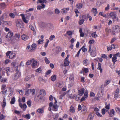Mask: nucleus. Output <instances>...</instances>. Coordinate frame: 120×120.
<instances>
[{
  "instance_id": "45",
  "label": "nucleus",
  "mask_w": 120,
  "mask_h": 120,
  "mask_svg": "<svg viewBox=\"0 0 120 120\" xmlns=\"http://www.w3.org/2000/svg\"><path fill=\"white\" fill-rule=\"evenodd\" d=\"M23 116L27 119H30V114H27L25 115H24Z\"/></svg>"
},
{
  "instance_id": "1",
  "label": "nucleus",
  "mask_w": 120,
  "mask_h": 120,
  "mask_svg": "<svg viewBox=\"0 0 120 120\" xmlns=\"http://www.w3.org/2000/svg\"><path fill=\"white\" fill-rule=\"evenodd\" d=\"M20 15L22 16L23 21L25 23H27L29 18L31 16V14L30 13H28L25 15L23 14H22Z\"/></svg>"
},
{
  "instance_id": "11",
  "label": "nucleus",
  "mask_w": 120,
  "mask_h": 120,
  "mask_svg": "<svg viewBox=\"0 0 120 120\" xmlns=\"http://www.w3.org/2000/svg\"><path fill=\"white\" fill-rule=\"evenodd\" d=\"M91 48H90L89 49V52H90V55L93 57L95 56L96 54V51L91 52Z\"/></svg>"
},
{
  "instance_id": "59",
  "label": "nucleus",
  "mask_w": 120,
  "mask_h": 120,
  "mask_svg": "<svg viewBox=\"0 0 120 120\" xmlns=\"http://www.w3.org/2000/svg\"><path fill=\"white\" fill-rule=\"evenodd\" d=\"M42 71V69L41 68H38L36 70V71L38 72L39 73H40Z\"/></svg>"
},
{
  "instance_id": "35",
  "label": "nucleus",
  "mask_w": 120,
  "mask_h": 120,
  "mask_svg": "<svg viewBox=\"0 0 120 120\" xmlns=\"http://www.w3.org/2000/svg\"><path fill=\"white\" fill-rule=\"evenodd\" d=\"M105 108L106 109H110V104L109 103L107 104V103L105 102Z\"/></svg>"
},
{
  "instance_id": "9",
  "label": "nucleus",
  "mask_w": 120,
  "mask_h": 120,
  "mask_svg": "<svg viewBox=\"0 0 120 120\" xmlns=\"http://www.w3.org/2000/svg\"><path fill=\"white\" fill-rule=\"evenodd\" d=\"M70 8H63L60 10L61 12L63 14H67L69 11Z\"/></svg>"
},
{
  "instance_id": "14",
  "label": "nucleus",
  "mask_w": 120,
  "mask_h": 120,
  "mask_svg": "<svg viewBox=\"0 0 120 120\" xmlns=\"http://www.w3.org/2000/svg\"><path fill=\"white\" fill-rule=\"evenodd\" d=\"M119 89L117 88L116 90L115 93L114 98L115 99L118 98L119 96Z\"/></svg>"
},
{
  "instance_id": "53",
  "label": "nucleus",
  "mask_w": 120,
  "mask_h": 120,
  "mask_svg": "<svg viewBox=\"0 0 120 120\" xmlns=\"http://www.w3.org/2000/svg\"><path fill=\"white\" fill-rule=\"evenodd\" d=\"M44 40L43 39H39L38 41V44H42L43 43Z\"/></svg>"
},
{
  "instance_id": "18",
  "label": "nucleus",
  "mask_w": 120,
  "mask_h": 120,
  "mask_svg": "<svg viewBox=\"0 0 120 120\" xmlns=\"http://www.w3.org/2000/svg\"><path fill=\"white\" fill-rule=\"evenodd\" d=\"M5 70L6 72L7 73V76H9V74L8 73L13 72V71L11 70L10 68L9 67H6Z\"/></svg>"
},
{
  "instance_id": "3",
  "label": "nucleus",
  "mask_w": 120,
  "mask_h": 120,
  "mask_svg": "<svg viewBox=\"0 0 120 120\" xmlns=\"http://www.w3.org/2000/svg\"><path fill=\"white\" fill-rule=\"evenodd\" d=\"M18 66H17L16 67V73L14 74L13 79L14 80H16L18 79L21 76V73L17 69Z\"/></svg>"
},
{
  "instance_id": "63",
  "label": "nucleus",
  "mask_w": 120,
  "mask_h": 120,
  "mask_svg": "<svg viewBox=\"0 0 120 120\" xmlns=\"http://www.w3.org/2000/svg\"><path fill=\"white\" fill-rule=\"evenodd\" d=\"M0 6L2 8H4L5 6V5L4 3H3L0 4Z\"/></svg>"
},
{
  "instance_id": "4",
  "label": "nucleus",
  "mask_w": 120,
  "mask_h": 120,
  "mask_svg": "<svg viewBox=\"0 0 120 120\" xmlns=\"http://www.w3.org/2000/svg\"><path fill=\"white\" fill-rule=\"evenodd\" d=\"M120 57V53L118 52L116 54L114 55L113 56L112 58V60L113 62V64L114 65H115V62L117 61V57Z\"/></svg>"
},
{
  "instance_id": "52",
  "label": "nucleus",
  "mask_w": 120,
  "mask_h": 120,
  "mask_svg": "<svg viewBox=\"0 0 120 120\" xmlns=\"http://www.w3.org/2000/svg\"><path fill=\"white\" fill-rule=\"evenodd\" d=\"M46 42H45V44L44 47L45 48H46L47 47L48 44L49 42V41L48 39L46 40Z\"/></svg>"
},
{
  "instance_id": "30",
  "label": "nucleus",
  "mask_w": 120,
  "mask_h": 120,
  "mask_svg": "<svg viewBox=\"0 0 120 120\" xmlns=\"http://www.w3.org/2000/svg\"><path fill=\"white\" fill-rule=\"evenodd\" d=\"M16 56V55L15 53L11 52L9 58L11 59H12L15 57Z\"/></svg>"
},
{
  "instance_id": "34",
  "label": "nucleus",
  "mask_w": 120,
  "mask_h": 120,
  "mask_svg": "<svg viewBox=\"0 0 120 120\" xmlns=\"http://www.w3.org/2000/svg\"><path fill=\"white\" fill-rule=\"evenodd\" d=\"M70 62L68 60H64V65L65 66H68L69 64L70 63Z\"/></svg>"
},
{
  "instance_id": "22",
  "label": "nucleus",
  "mask_w": 120,
  "mask_h": 120,
  "mask_svg": "<svg viewBox=\"0 0 120 120\" xmlns=\"http://www.w3.org/2000/svg\"><path fill=\"white\" fill-rule=\"evenodd\" d=\"M45 6L44 4H42L41 5H38L37 6V8L38 10H40L42 8H44Z\"/></svg>"
},
{
  "instance_id": "32",
  "label": "nucleus",
  "mask_w": 120,
  "mask_h": 120,
  "mask_svg": "<svg viewBox=\"0 0 120 120\" xmlns=\"http://www.w3.org/2000/svg\"><path fill=\"white\" fill-rule=\"evenodd\" d=\"M58 116L59 114L58 113L54 114L53 116V117L54 120H57Z\"/></svg>"
},
{
  "instance_id": "13",
  "label": "nucleus",
  "mask_w": 120,
  "mask_h": 120,
  "mask_svg": "<svg viewBox=\"0 0 120 120\" xmlns=\"http://www.w3.org/2000/svg\"><path fill=\"white\" fill-rule=\"evenodd\" d=\"M32 66L33 68H34L37 65V62L34 59H32Z\"/></svg>"
},
{
  "instance_id": "33",
  "label": "nucleus",
  "mask_w": 120,
  "mask_h": 120,
  "mask_svg": "<svg viewBox=\"0 0 120 120\" xmlns=\"http://www.w3.org/2000/svg\"><path fill=\"white\" fill-rule=\"evenodd\" d=\"M36 47V45L35 44H33L31 46V49L32 50H34Z\"/></svg>"
},
{
  "instance_id": "31",
  "label": "nucleus",
  "mask_w": 120,
  "mask_h": 120,
  "mask_svg": "<svg viewBox=\"0 0 120 120\" xmlns=\"http://www.w3.org/2000/svg\"><path fill=\"white\" fill-rule=\"evenodd\" d=\"M37 112L40 114H42L44 112L43 109L42 108H39L38 109Z\"/></svg>"
},
{
  "instance_id": "37",
  "label": "nucleus",
  "mask_w": 120,
  "mask_h": 120,
  "mask_svg": "<svg viewBox=\"0 0 120 120\" xmlns=\"http://www.w3.org/2000/svg\"><path fill=\"white\" fill-rule=\"evenodd\" d=\"M89 63V61L87 60H86L83 61V64L85 66H87Z\"/></svg>"
},
{
  "instance_id": "15",
  "label": "nucleus",
  "mask_w": 120,
  "mask_h": 120,
  "mask_svg": "<svg viewBox=\"0 0 120 120\" xmlns=\"http://www.w3.org/2000/svg\"><path fill=\"white\" fill-rule=\"evenodd\" d=\"M85 89L84 88H82L79 90H78V93L79 94V95L80 96H82L83 95L84 93V91Z\"/></svg>"
},
{
  "instance_id": "38",
  "label": "nucleus",
  "mask_w": 120,
  "mask_h": 120,
  "mask_svg": "<svg viewBox=\"0 0 120 120\" xmlns=\"http://www.w3.org/2000/svg\"><path fill=\"white\" fill-rule=\"evenodd\" d=\"M66 34L67 35L71 36L72 34V32L70 31H67L66 32Z\"/></svg>"
},
{
  "instance_id": "57",
  "label": "nucleus",
  "mask_w": 120,
  "mask_h": 120,
  "mask_svg": "<svg viewBox=\"0 0 120 120\" xmlns=\"http://www.w3.org/2000/svg\"><path fill=\"white\" fill-rule=\"evenodd\" d=\"M88 96V94L87 91L85 92L84 93V97L86 99Z\"/></svg>"
},
{
  "instance_id": "5",
  "label": "nucleus",
  "mask_w": 120,
  "mask_h": 120,
  "mask_svg": "<svg viewBox=\"0 0 120 120\" xmlns=\"http://www.w3.org/2000/svg\"><path fill=\"white\" fill-rule=\"evenodd\" d=\"M109 16L113 19V21H118V20L117 17H116V14L115 12H114L110 13Z\"/></svg>"
},
{
  "instance_id": "7",
  "label": "nucleus",
  "mask_w": 120,
  "mask_h": 120,
  "mask_svg": "<svg viewBox=\"0 0 120 120\" xmlns=\"http://www.w3.org/2000/svg\"><path fill=\"white\" fill-rule=\"evenodd\" d=\"M19 105L20 107L22 108L23 109V111H25L27 107V106L26 104L24 103L22 104L21 103V101L20 100V99H19Z\"/></svg>"
},
{
  "instance_id": "41",
  "label": "nucleus",
  "mask_w": 120,
  "mask_h": 120,
  "mask_svg": "<svg viewBox=\"0 0 120 120\" xmlns=\"http://www.w3.org/2000/svg\"><path fill=\"white\" fill-rule=\"evenodd\" d=\"M38 79L39 81H42L44 82H46L45 80L43 79L42 77L41 76H39L38 78Z\"/></svg>"
},
{
  "instance_id": "16",
  "label": "nucleus",
  "mask_w": 120,
  "mask_h": 120,
  "mask_svg": "<svg viewBox=\"0 0 120 120\" xmlns=\"http://www.w3.org/2000/svg\"><path fill=\"white\" fill-rule=\"evenodd\" d=\"M108 113L109 114V116L112 117L115 115V112L114 110L113 109H112L110 110V112Z\"/></svg>"
},
{
  "instance_id": "21",
  "label": "nucleus",
  "mask_w": 120,
  "mask_h": 120,
  "mask_svg": "<svg viewBox=\"0 0 120 120\" xmlns=\"http://www.w3.org/2000/svg\"><path fill=\"white\" fill-rule=\"evenodd\" d=\"M81 111L84 114L86 112H87V109L85 106L83 105L82 106Z\"/></svg>"
},
{
  "instance_id": "48",
  "label": "nucleus",
  "mask_w": 120,
  "mask_h": 120,
  "mask_svg": "<svg viewBox=\"0 0 120 120\" xmlns=\"http://www.w3.org/2000/svg\"><path fill=\"white\" fill-rule=\"evenodd\" d=\"M75 109L74 107L71 106L70 108V111L71 112H75Z\"/></svg>"
},
{
  "instance_id": "49",
  "label": "nucleus",
  "mask_w": 120,
  "mask_h": 120,
  "mask_svg": "<svg viewBox=\"0 0 120 120\" xmlns=\"http://www.w3.org/2000/svg\"><path fill=\"white\" fill-rule=\"evenodd\" d=\"M40 94L41 95H45V92L44 90H41L40 91Z\"/></svg>"
},
{
  "instance_id": "29",
  "label": "nucleus",
  "mask_w": 120,
  "mask_h": 120,
  "mask_svg": "<svg viewBox=\"0 0 120 120\" xmlns=\"http://www.w3.org/2000/svg\"><path fill=\"white\" fill-rule=\"evenodd\" d=\"M91 11L93 12L94 16H95L97 13V8H92L91 10Z\"/></svg>"
},
{
  "instance_id": "54",
  "label": "nucleus",
  "mask_w": 120,
  "mask_h": 120,
  "mask_svg": "<svg viewBox=\"0 0 120 120\" xmlns=\"http://www.w3.org/2000/svg\"><path fill=\"white\" fill-rule=\"evenodd\" d=\"M48 26L49 27V30H53V26L51 24H48Z\"/></svg>"
},
{
  "instance_id": "28",
  "label": "nucleus",
  "mask_w": 120,
  "mask_h": 120,
  "mask_svg": "<svg viewBox=\"0 0 120 120\" xmlns=\"http://www.w3.org/2000/svg\"><path fill=\"white\" fill-rule=\"evenodd\" d=\"M6 105V99L5 98H4V99L3 101V103L2 104V108H4Z\"/></svg>"
},
{
  "instance_id": "10",
  "label": "nucleus",
  "mask_w": 120,
  "mask_h": 120,
  "mask_svg": "<svg viewBox=\"0 0 120 120\" xmlns=\"http://www.w3.org/2000/svg\"><path fill=\"white\" fill-rule=\"evenodd\" d=\"M68 97L71 99H73L75 98V99L77 101H78L80 98L79 97L77 96V94H74V96L72 97H71L70 95H68Z\"/></svg>"
},
{
  "instance_id": "64",
  "label": "nucleus",
  "mask_w": 120,
  "mask_h": 120,
  "mask_svg": "<svg viewBox=\"0 0 120 120\" xmlns=\"http://www.w3.org/2000/svg\"><path fill=\"white\" fill-rule=\"evenodd\" d=\"M55 12L56 14H58L60 13V11L58 9L56 8L55 9Z\"/></svg>"
},
{
  "instance_id": "55",
  "label": "nucleus",
  "mask_w": 120,
  "mask_h": 120,
  "mask_svg": "<svg viewBox=\"0 0 120 120\" xmlns=\"http://www.w3.org/2000/svg\"><path fill=\"white\" fill-rule=\"evenodd\" d=\"M7 81V78H2V79L1 82H5Z\"/></svg>"
},
{
  "instance_id": "56",
  "label": "nucleus",
  "mask_w": 120,
  "mask_h": 120,
  "mask_svg": "<svg viewBox=\"0 0 120 120\" xmlns=\"http://www.w3.org/2000/svg\"><path fill=\"white\" fill-rule=\"evenodd\" d=\"M32 63V60H29L26 62V64L27 65L30 64Z\"/></svg>"
},
{
  "instance_id": "17",
  "label": "nucleus",
  "mask_w": 120,
  "mask_h": 120,
  "mask_svg": "<svg viewBox=\"0 0 120 120\" xmlns=\"http://www.w3.org/2000/svg\"><path fill=\"white\" fill-rule=\"evenodd\" d=\"M104 93V91L102 90H100L98 92V96L99 98H101L102 97Z\"/></svg>"
},
{
  "instance_id": "61",
  "label": "nucleus",
  "mask_w": 120,
  "mask_h": 120,
  "mask_svg": "<svg viewBox=\"0 0 120 120\" xmlns=\"http://www.w3.org/2000/svg\"><path fill=\"white\" fill-rule=\"evenodd\" d=\"M30 89H28V90H27L25 92V95L27 96L29 95L30 94Z\"/></svg>"
},
{
  "instance_id": "58",
  "label": "nucleus",
  "mask_w": 120,
  "mask_h": 120,
  "mask_svg": "<svg viewBox=\"0 0 120 120\" xmlns=\"http://www.w3.org/2000/svg\"><path fill=\"white\" fill-rule=\"evenodd\" d=\"M55 38V35H51L49 38V40L51 41L53 39Z\"/></svg>"
},
{
  "instance_id": "36",
  "label": "nucleus",
  "mask_w": 120,
  "mask_h": 120,
  "mask_svg": "<svg viewBox=\"0 0 120 120\" xmlns=\"http://www.w3.org/2000/svg\"><path fill=\"white\" fill-rule=\"evenodd\" d=\"M15 101V98L14 97L12 98L11 99V100L10 101V103L12 105L14 104Z\"/></svg>"
},
{
  "instance_id": "8",
  "label": "nucleus",
  "mask_w": 120,
  "mask_h": 120,
  "mask_svg": "<svg viewBox=\"0 0 120 120\" xmlns=\"http://www.w3.org/2000/svg\"><path fill=\"white\" fill-rule=\"evenodd\" d=\"M16 23L17 26L21 28H24V26L21 21L18 20L16 21Z\"/></svg>"
},
{
  "instance_id": "23",
  "label": "nucleus",
  "mask_w": 120,
  "mask_h": 120,
  "mask_svg": "<svg viewBox=\"0 0 120 120\" xmlns=\"http://www.w3.org/2000/svg\"><path fill=\"white\" fill-rule=\"evenodd\" d=\"M90 48H91V52L96 51V48L94 46H92L91 45H90L89 46V49Z\"/></svg>"
},
{
  "instance_id": "20",
  "label": "nucleus",
  "mask_w": 120,
  "mask_h": 120,
  "mask_svg": "<svg viewBox=\"0 0 120 120\" xmlns=\"http://www.w3.org/2000/svg\"><path fill=\"white\" fill-rule=\"evenodd\" d=\"M97 69L100 71V73H102L103 69L101 68V64L100 63H99L98 64Z\"/></svg>"
},
{
  "instance_id": "51",
  "label": "nucleus",
  "mask_w": 120,
  "mask_h": 120,
  "mask_svg": "<svg viewBox=\"0 0 120 120\" xmlns=\"http://www.w3.org/2000/svg\"><path fill=\"white\" fill-rule=\"evenodd\" d=\"M46 24L44 22H42L41 24V27L43 29H44L46 27Z\"/></svg>"
},
{
  "instance_id": "43",
  "label": "nucleus",
  "mask_w": 120,
  "mask_h": 120,
  "mask_svg": "<svg viewBox=\"0 0 120 120\" xmlns=\"http://www.w3.org/2000/svg\"><path fill=\"white\" fill-rule=\"evenodd\" d=\"M92 37L94 38H96L97 36L98 35L96 34V32H94L93 33L91 34Z\"/></svg>"
},
{
  "instance_id": "27",
  "label": "nucleus",
  "mask_w": 120,
  "mask_h": 120,
  "mask_svg": "<svg viewBox=\"0 0 120 120\" xmlns=\"http://www.w3.org/2000/svg\"><path fill=\"white\" fill-rule=\"evenodd\" d=\"M110 80L109 79H107L105 81L104 84V86L105 87L108 85L110 82Z\"/></svg>"
},
{
  "instance_id": "46",
  "label": "nucleus",
  "mask_w": 120,
  "mask_h": 120,
  "mask_svg": "<svg viewBox=\"0 0 120 120\" xmlns=\"http://www.w3.org/2000/svg\"><path fill=\"white\" fill-rule=\"evenodd\" d=\"M31 79V77L30 76H28L26 77L25 79V81H28Z\"/></svg>"
},
{
  "instance_id": "2",
  "label": "nucleus",
  "mask_w": 120,
  "mask_h": 120,
  "mask_svg": "<svg viewBox=\"0 0 120 120\" xmlns=\"http://www.w3.org/2000/svg\"><path fill=\"white\" fill-rule=\"evenodd\" d=\"M49 110H52L55 111H57L58 106L57 105L55 104L53 105V103L51 102L49 103Z\"/></svg>"
},
{
  "instance_id": "42",
  "label": "nucleus",
  "mask_w": 120,
  "mask_h": 120,
  "mask_svg": "<svg viewBox=\"0 0 120 120\" xmlns=\"http://www.w3.org/2000/svg\"><path fill=\"white\" fill-rule=\"evenodd\" d=\"M64 85L63 82H61L58 83V86L60 88H61Z\"/></svg>"
},
{
  "instance_id": "39",
  "label": "nucleus",
  "mask_w": 120,
  "mask_h": 120,
  "mask_svg": "<svg viewBox=\"0 0 120 120\" xmlns=\"http://www.w3.org/2000/svg\"><path fill=\"white\" fill-rule=\"evenodd\" d=\"M5 25H7L9 26H11L12 24V22L11 21H5L4 23Z\"/></svg>"
},
{
  "instance_id": "26",
  "label": "nucleus",
  "mask_w": 120,
  "mask_h": 120,
  "mask_svg": "<svg viewBox=\"0 0 120 120\" xmlns=\"http://www.w3.org/2000/svg\"><path fill=\"white\" fill-rule=\"evenodd\" d=\"M21 38L23 40L26 41L28 39V37L25 34H23L21 36Z\"/></svg>"
},
{
  "instance_id": "62",
  "label": "nucleus",
  "mask_w": 120,
  "mask_h": 120,
  "mask_svg": "<svg viewBox=\"0 0 120 120\" xmlns=\"http://www.w3.org/2000/svg\"><path fill=\"white\" fill-rule=\"evenodd\" d=\"M84 21V20L83 19H82L80 20L79 22V24L81 25L83 24Z\"/></svg>"
},
{
  "instance_id": "12",
  "label": "nucleus",
  "mask_w": 120,
  "mask_h": 120,
  "mask_svg": "<svg viewBox=\"0 0 120 120\" xmlns=\"http://www.w3.org/2000/svg\"><path fill=\"white\" fill-rule=\"evenodd\" d=\"M13 33L11 31H9L6 35L5 37L6 38L8 39L12 37L13 36Z\"/></svg>"
},
{
  "instance_id": "19",
  "label": "nucleus",
  "mask_w": 120,
  "mask_h": 120,
  "mask_svg": "<svg viewBox=\"0 0 120 120\" xmlns=\"http://www.w3.org/2000/svg\"><path fill=\"white\" fill-rule=\"evenodd\" d=\"M94 116V115L93 113H90L88 116L87 120H92Z\"/></svg>"
},
{
  "instance_id": "47",
  "label": "nucleus",
  "mask_w": 120,
  "mask_h": 120,
  "mask_svg": "<svg viewBox=\"0 0 120 120\" xmlns=\"http://www.w3.org/2000/svg\"><path fill=\"white\" fill-rule=\"evenodd\" d=\"M101 57L103 58L107 59L108 58L107 56L105 54H102L101 55Z\"/></svg>"
},
{
  "instance_id": "44",
  "label": "nucleus",
  "mask_w": 120,
  "mask_h": 120,
  "mask_svg": "<svg viewBox=\"0 0 120 120\" xmlns=\"http://www.w3.org/2000/svg\"><path fill=\"white\" fill-rule=\"evenodd\" d=\"M30 92L32 94V95H34L35 93V90L34 89H30Z\"/></svg>"
},
{
  "instance_id": "40",
  "label": "nucleus",
  "mask_w": 120,
  "mask_h": 120,
  "mask_svg": "<svg viewBox=\"0 0 120 120\" xmlns=\"http://www.w3.org/2000/svg\"><path fill=\"white\" fill-rule=\"evenodd\" d=\"M56 79V76L55 75L52 76L51 77V79L52 81H55Z\"/></svg>"
},
{
  "instance_id": "6",
  "label": "nucleus",
  "mask_w": 120,
  "mask_h": 120,
  "mask_svg": "<svg viewBox=\"0 0 120 120\" xmlns=\"http://www.w3.org/2000/svg\"><path fill=\"white\" fill-rule=\"evenodd\" d=\"M120 27L118 25L116 26L113 28L112 34L113 35H115L116 34L118 33L120 31Z\"/></svg>"
},
{
  "instance_id": "50",
  "label": "nucleus",
  "mask_w": 120,
  "mask_h": 120,
  "mask_svg": "<svg viewBox=\"0 0 120 120\" xmlns=\"http://www.w3.org/2000/svg\"><path fill=\"white\" fill-rule=\"evenodd\" d=\"M15 37L16 38L17 40H18L19 39L20 37V35L19 34H16L15 35Z\"/></svg>"
},
{
  "instance_id": "60",
  "label": "nucleus",
  "mask_w": 120,
  "mask_h": 120,
  "mask_svg": "<svg viewBox=\"0 0 120 120\" xmlns=\"http://www.w3.org/2000/svg\"><path fill=\"white\" fill-rule=\"evenodd\" d=\"M31 102L30 100H29L27 102V105L29 107L31 106Z\"/></svg>"
},
{
  "instance_id": "24",
  "label": "nucleus",
  "mask_w": 120,
  "mask_h": 120,
  "mask_svg": "<svg viewBox=\"0 0 120 120\" xmlns=\"http://www.w3.org/2000/svg\"><path fill=\"white\" fill-rule=\"evenodd\" d=\"M6 16V14L4 13L3 14L2 16L0 17V21H1L3 23H4L5 21H4V18L5 16Z\"/></svg>"
},
{
  "instance_id": "25",
  "label": "nucleus",
  "mask_w": 120,
  "mask_h": 120,
  "mask_svg": "<svg viewBox=\"0 0 120 120\" xmlns=\"http://www.w3.org/2000/svg\"><path fill=\"white\" fill-rule=\"evenodd\" d=\"M82 4L79 3L77 4L76 5L75 7L77 9H79L82 8Z\"/></svg>"
}]
</instances>
